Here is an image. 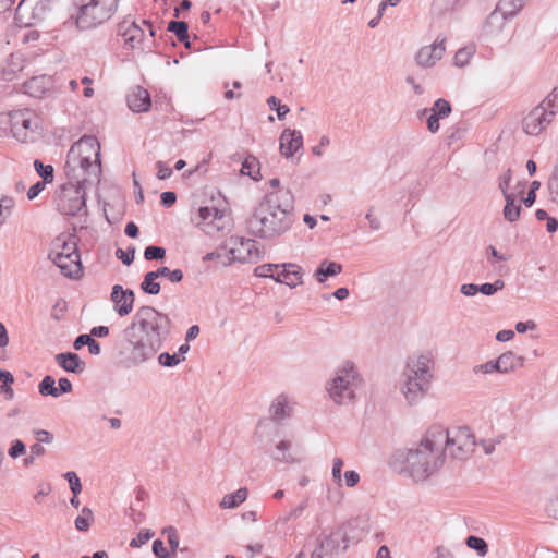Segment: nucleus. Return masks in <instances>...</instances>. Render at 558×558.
<instances>
[{
  "label": "nucleus",
  "instance_id": "obj_41",
  "mask_svg": "<svg viewBox=\"0 0 558 558\" xmlns=\"http://www.w3.org/2000/svg\"><path fill=\"white\" fill-rule=\"evenodd\" d=\"M279 267H281V265H278V264H263V265H259V266L255 267L254 275L256 277L271 278V279L275 280V278H276L275 271Z\"/></svg>",
  "mask_w": 558,
  "mask_h": 558
},
{
  "label": "nucleus",
  "instance_id": "obj_12",
  "mask_svg": "<svg viewBox=\"0 0 558 558\" xmlns=\"http://www.w3.org/2000/svg\"><path fill=\"white\" fill-rule=\"evenodd\" d=\"M11 132L22 143L32 140V135L38 128L37 117L29 109L15 110L10 113Z\"/></svg>",
  "mask_w": 558,
  "mask_h": 558
},
{
  "label": "nucleus",
  "instance_id": "obj_48",
  "mask_svg": "<svg viewBox=\"0 0 558 558\" xmlns=\"http://www.w3.org/2000/svg\"><path fill=\"white\" fill-rule=\"evenodd\" d=\"M344 465V462L341 458L337 457L332 461V469H331V476L332 481L338 487L342 486V468Z\"/></svg>",
  "mask_w": 558,
  "mask_h": 558
},
{
  "label": "nucleus",
  "instance_id": "obj_53",
  "mask_svg": "<svg viewBox=\"0 0 558 558\" xmlns=\"http://www.w3.org/2000/svg\"><path fill=\"white\" fill-rule=\"evenodd\" d=\"M64 477L70 484V489L72 494L78 496V494L82 492V484L76 473L73 471H69L64 474Z\"/></svg>",
  "mask_w": 558,
  "mask_h": 558
},
{
  "label": "nucleus",
  "instance_id": "obj_62",
  "mask_svg": "<svg viewBox=\"0 0 558 558\" xmlns=\"http://www.w3.org/2000/svg\"><path fill=\"white\" fill-rule=\"evenodd\" d=\"M135 250L131 248L129 251H123L122 248H118L116 252V256L124 264L131 265L134 260Z\"/></svg>",
  "mask_w": 558,
  "mask_h": 558
},
{
  "label": "nucleus",
  "instance_id": "obj_39",
  "mask_svg": "<svg viewBox=\"0 0 558 558\" xmlns=\"http://www.w3.org/2000/svg\"><path fill=\"white\" fill-rule=\"evenodd\" d=\"M465 544L471 549H474L481 557H484L488 553V545L482 537L470 535L465 539Z\"/></svg>",
  "mask_w": 558,
  "mask_h": 558
},
{
  "label": "nucleus",
  "instance_id": "obj_33",
  "mask_svg": "<svg viewBox=\"0 0 558 558\" xmlns=\"http://www.w3.org/2000/svg\"><path fill=\"white\" fill-rule=\"evenodd\" d=\"M270 415L272 420L280 421L289 416V410L287 407V399L283 396H279L270 405Z\"/></svg>",
  "mask_w": 558,
  "mask_h": 558
},
{
  "label": "nucleus",
  "instance_id": "obj_37",
  "mask_svg": "<svg viewBox=\"0 0 558 558\" xmlns=\"http://www.w3.org/2000/svg\"><path fill=\"white\" fill-rule=\"evenodd\" d=\"M292 444L289 440H281L277 444L276 448L280 452L277 456H274L275 460H278L282 463H294L295 459L292 457L291 453H289V450L291 449Z\"/></svg>",
  "mask_w": 558,
  "mask_h": 558
},
{
  "label": "nucleus",
  "instance_id": "obj_23",
  "mask_svg": "<svg viewBox=\"0 0 558 558\" xmlns=\"http://www.w3.org/2000/svg\"><path fill=\"white\" fill-rule=\"evenodd\" d=\"M49 253L74 254L78 253L75 234L61 233L51 243Z\"/></svg>",
  "mask_w": 558,
  "mask_h": 558
},
{
  "label": "nucleus",
  "instance_id": "obj_54",
  "mask_svg": "<svg viewBox=\"0 0 558 558\" xmlns=\"http://www.w3.org/2000/svg\"><path fill=\"white\" fill-rule=\"evenodd\" d=\"M473 56V52L471 49L468 48H461L456 52L454 56V64L457 66H464L470 62L471 57Z\"/></svg>",
  "mask_w": 558,
  "mask_h": 558
},
{
  "label": "nucleus",
  "instance_id": "obj_32",
  "mask_svg": "<svg viewBox=\"0 0 558 558\" xmlns=\"http://www.w3.org/2000/svg\"><path fill=\"white\" fill-rule=\"evenodd\" d=\"M241 172L244 175H248L254 181H259L262 178L259 162L255 157H252V156L247 157L242 162Z\"/></svg>",
  "mask_w": 558,
  "mask_h": 558
},
{
  "label": "nucleus",
  "instance_id": "obj_27",
  "mask_svg": "<svg viewBox=\"0 0 558 558\" xmlns=\"http://www.w3.org/2000/svg\"><path fill=\"white\" fill-rule=\"evenodd\" d=\"M341 264L324 259L315 270L314 277L318 282L323 283L327 280L328 277L337 276L341 274Z\"/></svg>",
  "mask_w": 558,
  "mask_h": 558
},
{
  "label": "nucleus",
  "instance_id": "obj_31",
  "mask_svg": "<svg viewBox=\"0 0 558 558\" xmlns=\"http://www.w3.org/2000/svg\"><path fill=\"white\" fill-rule=\"evenodd\" d=\"M248 492L246 488H239L236 492L227 494L220 501V507L225 509H231L240 506L247 498Z\"/></svg>",
  "mask_w": 558,
  "mask_h": 558
},
{
  "label": "nucleus",
  "instance_id": "obj_35",
  "mask_svg": "<svg viewBox=\"0 0 558 558\" xmlns=\"http://www.w3.org/2000/svg\"><path fill=\"white\" fill-rule=\"evenodd\" d=\"M158 275L155 271H149L144 276V280L141 283V289L151 295H156L160 292V283L157 282Z\"/></svg>",
  "mask_w": 558,
  "mask_h": 558
},
{
  "label": "nucleus",
  "instance_id": "obj_21",
  "mask_svg": "<svg viewBox=\"0 0 558 558\" xmlns=\"http://www.w3.org/2000/svg\"><path fill=\"white\" fill-rule=\"evenodd\" d=\"M283 268L281 271L276 274L275 281L278 283H284L290 288H295L303 283V272L301 266L293 263L282 264Z\"/></svg>",
  "mask_w": 558,
  "mask_h": 558
},
{
  "label": "nucleus",
  "instance_id": "obj_43",
  "mask_svg": "<svg viewBox=\"0 0 558 558\" xmlns=\"http://www.w3.org/2000/svg\"><path fill=\"white\" fill-rule=\"evenodd\" d=\"M432 113L436 114L440 118H447L451 113V106L450 104L444 99L439 98L434 102L433 108L430 109Z\"/></svg>",
  "mask_w": 558,
  "mask_h": 558
},
{
  "label": "nucleus",
  "instance_id": "obj_42",
  "mask_svg": "<svg viewBox=\"0 0 558 558\" xmlns=\"http://www.w3.org/2000/svg\"><path fill=\"white\" fill-rule=\"evenodd\" d=\"M156 274L158 275V278L159 277H168V279L173 283H178V282L182 281V279H183V272L181 269L171 270L167 266L159 267L156 270Z\"/></svg>",
  "mask_w": 558,
  "mask_h": 558
},
{
  "label": "nucleus",
  "instance_id": "obj_4",
  "mask_svg": "<svg viewBox=\"0 0 558 558\" xmlns=\"http://www.w3.org/2000/svg\"><path fill=\"white\" fill-rule=\"evenodd\" d=\"M435 361L430 352L408 357L401 374L400 390L409 404H416L428 392L434 378Z\"/></svg>",
  "mask_w": 558,
  "mask_h": 558
},
{
  "label": "nucleus",
  "instance_id": "obj_34",
  "mask_svg": "<svg viewBox=\"0 0 558 558\" xmlns=\"http://www.w3.org/2000/svg\"><path fill=\"white\" fill-rule=\"evenodd\" d=\"M167 29L169 32H172L180 41L185 43L186 47L190 46L189 33H187L189 26H187L186 22H184V21H171L168 24V28Z\"/></svg>",
  "mask_w": 558,
  "mask_h": 558
},
{
  "label": "nucleus",
  "instance_id": "obj_59",
  "mask_svg": "<svg viewBox=\"0 0 558 558\" xmlns=\"http://www.w3.org/2000/svg\"><path fill=\"white\" fill-rule=\"evenodd\" d=\"M541 105H545V107L553 109L556 112L558 111V86L549 93V95L541 102Z\"/></svg>",
  "mask_w": 558,
  "mask_h": 558
},
{
  "label": "nucleus",
  "instance_id": "obj_13",
  "mask_svg": "<svg viewBox=\"0 0 558 558\" xmlns=\"http://www.w3.org/2000/svg\"><path fill=\"white\" fill-rule=\"evenodd\" d=\"M556 111L538 104L522 120V129L527 135L541 134L553 121Z\"/></svg>",
  "mask_w": 558,
  "mask_h": 558
},
{
  "label": "nucleus",
  "instance_id": "obj_46",
  "mask_svg": "<svg viewBox=\"0 0 558 558\" xmlns=\"http://www.w3.org/2000/svg\"><path fill=\"white\" fill-rule=\"evenodd\" d=\"M34 167L37 173L43 178L45 182H52L53 180V167L50 165H43L40 160L34 161Z\"/></svg>",
  "mask_w": 558,
  "mask_h": 558
},
{
  "label": "nucleus",
  "instance_id": "obj_40",
  "mask_svg": "<svg viewBox=\"0 0 558 558\" xmlns=\"http://www.w3.org/2000/svg\"><path fill=\"white\" fill-rule=\"evenodd\" d=\"M38 391L44 397L51 396L53 398H57V387L54 378L50 375L45 376L38 385Z\"/></svg>",
  "mask_w": 558,
  "mask_h": 558
},
{
  "label": "nucleus",
  "instance_id": "obj_60",
  "mask_svg": "<svg viewBox=\"0 0 558 558\" xmlns=\"http://www.w3.org/2000/svg\"><path fill=\"white\" fill-rule=\"evenodd\" d=\"M365 218L367 219L368 223H369V229L372 231H378L381 229V221L380 219L374 215V207H369L366 215H365Z\"/></svg>",
  "mask_w": 558,
  "mask_h": 558
},
{
  "label": "nucleus",
  "instance_id": "obj_45",
  "mask_svg": "<svg viewBox=\"0 0 558 558\" xmlns=\"http://www.w3.org/2000/svg\"><path fill=\"white\" fill-rule=\"evenodd\" d=\"M307 508V499H304L303 501L300 502L299 506H296L295 508H293L291 511H289L287 514L280 517L278 519V522H281L283 524H286L287 522H289L290 520H294V519H298L299 517L302 515V513L304 512V510Z\"/></svg>",
  "mask_w": 558,
  "mask_h": 558
},
{
  "label": "nucleus",
  "instance_id": "obj_49",
  "mask_svg": "<svg viewBox=\"0 0 558 558\" xmlns=\"http://www.w3.org/2000/svg\"><path fill=\"white\" fill-rule=\"evenodd\" d=\"M504 439V435H498L497 437L492 439H482L478 442V446L482 447L485 454H492L495 451L496 446L501 444Z\"/></svg>",
  "mask_w": 558,
  "mask_h": 558
},
{
  "label": "nucleus",
  "instance_id": "obj_63",
  "mask_svg": "<svg viewBox=\"0 0 558 558\" xmlns=\"http://www.w3.org/2000/svg\"><path fill=\"white\" fill-rule=\"evenodd\" d=\"M153 553L158 558H168L169 550L161 539H155L153 543Z\"/></svg>",
  "mask_w": 558,
  "mask_h": 558
},
{
  "label": "nucleus",
  "instance_id": "obj_22",
  "mask_svg": "<svg viewBox=\"0 0 558 558\" xmlns=\"http://www.w3.org/2000/svg\"><path fill=\"white\" fill-rule=\"evenodd\" d=\"M128 107L133 112H146L151 106L150 95L147 89L136 86L126 97Z\"/></svg>",
  "mask_w": 558,
  "mask_h": 558
},
{
  "label": "nucleus",
  "instance_id": "obj_64",
  "mask_svg": "<svg viewBox=\"0 0 558 558\" xmlns=\"http://www.w3.org/2000/svg\"><path fill=\"white\" fill-rule=\"evenodd\" d=\"M47 183L48 182L45 181H38L35 184H33L27 191L28 199L33 201L34 198H36L43 192Z\"/></svg>",
  "mask_w": 558,
  "mask_h": 558
},
{
  "label": "nucleus",
  "instance_id": "obj_55",
  "mask_svg": "<svg viewBox=\"0 0 558 558\" xmlns=\"http://www.w3.org/2000/svg\"><path fill=\"white\" fill-rule=\"evenodd\" d=\"M547 184H548V190L550 193L551 201L558 202V166L555 168Z\"/></svg>",
  "mask_w": 558,
  "mask_h": 558
},
{
  "label": "nucleus",
  "instance_id": "obj_20",
  "mask_svg": "<svg viewBox=\"0 0 558 558\" xmlns=\"http://www.w3.org/2000/svg\"><path fill=\"white\" fill-rule=\"evenodd\" d=\"M118 35L123 37L126 45L134 48L137 44L142 43L144 31L135 21L124 19L118 24Z\"/></svg>",
  "mask_w": 558,
  "mask_h": 558
},
{
  "label": "nucleus",
  "instance_id": "obj_15",
  "mask_svg": "<svg viewBox=\"0 0 558 558\" xmlns=\"http://www.w3.org/2000/svg\"><path fill=\"white\" fill-rule=\"evenodd\" d=\"M48 258L60 268L63 276L72 279H77L82 274L81 256L80 253L65 254L49 253Z\"/></svg>",
  "mask_w": 558,
  "mask_h": 558
},
{
  "label": "nucleus",
  "instance_id": "obj_16",
  "mask_svg": "<svg viewBox=\"0 0 558 558\" xmlns=\"http://www.w3.org/2000/svg\"><path fill=\"white\" fill-rule=\"evenodd\" d=\"M110 300L113 303V310L120 317L129 315L133 311L135 294L131 289H123L122 286L112 287Z\"/></svg>",
  "mask_w": 558,
  "mask_h": 558
},
{
  "label": "nucleus",
  "instance_id": "obj_36",
  "mask_svg": "<svg viewBox=\"0 0 558 558\" xmlns=\"http://www.w3.org/2000/svg\"><path fill=\"white\" fill-rule=\"evenodd\" d=\"M94 522V513L90 508L84 507L81 514L74 520L75 529L80 532H87Z\"/></svg>",
  "mask_w": 558,
  "mask_h": 558
},
{
  "label": "nucleus",
  "instance_id": "obj_52",
  "mask_svg": "<svg viewBox=\"0 0 558 558\" xmlns=\"http://www.w3.org/2000/svg\"><path fill=\"white\" fill-rule=\"evenodd\" d=\"M473 373L474 374H484V375L498 373L496 361L489 360L485 363L475 365L473 367Z\"/></svg>",
  "mask_w": 558,
  "mask_h": 558
},
{
  "label": "nucleus",
  "instance_id": "obj_58",
  "mask_svg": "<svg viewBox=\"0 0 558 558\" xmlns=\"http://www.w3.org/2000/svg\"><path fill=\"white\" fill-rule=\"evenodd\" d=\"M154 533H151L149 530H142L136 537H134L130 542V546L133 548H140L142 545H144L150 537H153Z\"/></svg>",
  "mask_w": 558,
  "mask_h": 558
},
{
  "label": "nucleus",
  "instance_id": "obj_11",
  "mask_svg": "<svg viewBox=\"0 0 558 558\" xmlns=\"http://www.w3.org/2000/svg\"><path fill=\"white\" fill-rule=\"evenodd\" d=\"M447 438L450 454L460 460L470 457L477 445L474 434L466 426L459 427L452 433L447 429Z\"/></svg>",
  "mask_w": 558,
  "mask_h": 558
},
{
  "label": "nucleus",
  "instance_id": "obj_44",
  "mask_svg": "<svg viewBox=\"0 0 558 558\" xmlns=\"http://www.w3.org/2000/svg\"><path fill=\"white\" fill-rule=\"evenodd\" d=\"M267 105L271 110H276L279 120H283L290 111L289 107L281 105L280 100L275 96H270L267 99Z\"/></svg>",
  "mask_w": 558,
  "mask_h": 558
},
{
  "label": "nucleus",
  "instance_id": "obj_19",
  "mask_svg": "<svg viewBox=\"0 0 558 558\" xmlns=\"http://www.w3.org/2000/svg\"><path fill=\"white\" fill-rule=\"evenodd\" d=\"M280 153L283 157H292L303 146V135L298 130L284 129L280 135Z\"/></svg>",
  "mask_w": 558,
  "mask_h": 558
},
{
  "label": "nucleus",
  "instance_id": "obj_5",
  "mask_svg": "<svg viewBox=\"0 0 558 558\" xmlns=\"http://www.w3.org/2000/svg\"><path fill=\"white\" fill-rule=\"evenodd\" d=\"M362 377L356 365L352 361H344L335 371L333 376L327 381L326 390L329 398L337 404H348L356 397V391L362 385Z\"/></svg>",
  "mask_w": 558,
  "mask_h": 558
},
{
  "label": "nucleus",
  "instance_id": "obj_29",
  "mask_svg": "<svg viewBox=\"0 0 558 558\" xmlns=\"http://www.w3.org/2000/svg\"><path fill=\"white\" fill-rule=\"evenodd\" d=\"M506 22L507 20L502 14L494 9L485 21L484 32L486 34H498L502 31Z\"/></svg>",
  "mask_w": 558,
  "mask_h": 558
},
{
  "label": "nucleus",
  "instance_id": "obj_57",
  "mask_svg": "<svg viewBox=\"0 0 558 558\" xmlns=\"http://www.w3.org/2000/svg\"><path fill=\"white\" fill-rule=\"evenodd\" d=\"M26 452V447L24 442L20 439H15L11 442V447L8 450V454L12 459H16L20 456H23Z\"/></svg>",
  "mask_w": 558,
  "mask_h": 558
},
{
  "label": "nucleus",
  "instance_id": "obj_50",
  "mask_svg": "<svg viewBox=\"0 0 558 558\" xmlns=\"http://www.w3.org/2000/svg\"><path fill=\"white\" fill-rule=\"evenodd\" d=\"M166 256V250L161 246L150 245L144 251V257L147 260H159Z\"/></svg>",
  "mask_w": 558,
  "mask_h": 558
},
{
  "label": "nucleus",
  "instance_id": "obj_6",
  "mask_svg": "<svg viewBox=\"0 0 558 558\" xmlns=\"http://www.w3.org/2000/svg\"><path fill=\"white\" fill-rule=\"evenodd\" d=\"M119 0H90L82 4L75 16V24L82 31H88L104 24L116 13Z\"/></svg>",
  "mask_w": 558,
  "mask_h": 558
},
{
  "label": "nucleus",
  "instance_id": "obj_24",
  "mask_svg": "<svg viewBox=\"0 0 558 558\" xmlns=\"http://www.w3.org/2000/svg\"><path fill=\"white\" fill-rule=\"evenodd\" d=\"M54 360L58 366L69 373L80 374L85 369V362L76 353H58Z\"/></svg>",
  "mask_w": 558,
  "mask_h": 558
},
{
  "label": "nucleus",
  "instance_id": "obj_30",
  "mask_svg": "<svg viewBox=\"0 0 558 558\" xmlns=\"http://www.w3.org/2000/svg\"><path fill=\"white\" fill-rule=\"evenodd\" d=\"M504 197L506 201V205L502 210L504 218L509 222H514L520 218L521 205L515 202L512 194H506Z\"/></svg>",
  "mask_w": 558,
  "mask_h": 558
},
{
  "label": "nucleus",
  "instance_id": "obj_8",
  "mask_svg": "<svg viewBox=\"0 0 558 558\" xmlns=\"http://www.w3.org/2000/svg\"><path fill=\"white\" fill-rule=\"evenodd\" d=\"M64 169L66 175L78 183L92 184L100 181L101 161H97L90 156H74V159L68 156Z\"/></svg>",
  "mask_w": 558,
  "mask_h": 558
},
{
  "label": "nucleus",
  "instance_id": "obj_3",
  "mask_svg": "<svg viewBox=\"0 0 558 558\" xmlns=\"http://www.w3.org/2000/svg\"><path fill=\"white\" fill-rule=\"evenodd\" d=\"M447 445V428L432 426L417 444L402 453L404 470L415 482L426 481L442 468Z\"/></svg>",
  "mask_w": 558,
  "mask_h": 558
},
{
  "label": "nucleus",
  "instance_id": "obj_47",
  "mask_svg": "<svg viewBox=\"0 0 558 558\" xmlns=\"http://www.w3.org/2000/svg\"><path fill=\"white\" fill-rule=\"evenodd\" d=\"M505 288V281L501 279L495 280L493 283H483L478 286V292L485 295H494Z\"/></svg>",
  "mask_w": 558,
  "mask_h": 558
},
{
  "label": "nucleus",
  "instance_id": "obj_7",
  "mask_svg": "<svg viewBox=\"0 0 558 558\" xmlns=\"http://www.w3.org/2000/svg\"><path fill=\"white\" fill-rule=\"evenodd\" d=\"M83 183L72 180L63 184L57 196V207L62 215L75 216L86 209Z\"/></svg>",
  "mask_w": 558,
  "mask_h": 558
},
{
  "label": "nucleus",
  "instance_id": "obj_17",
  "mask_svg": "<svg viewBox=\"0 0 558 558\" xmlns=\"http://www.w3.org/2000/svg\"><path fill=\"white\" fill-rule=\"evenodd\" d=\"M445 39H436L434 44L422 47L416 53V62L423 68H432L445 53Z\"/></svg>",
  "mask_w": 558,
  "mask_h": 558
},
{
  "label": "nucleus",
  "instance_id": "obj_18",
  "mask_svg": "<svg viewBox=\"0 0 558 558\" xmlns=\"http://www.w3.org/2000/svg\"><path fill=\"white\" fill-rule=\"evenodd\" d=\"M76 157H87L90 156L95 158V160L99 161L100 159V145L96 137L94 136H83L78 142H76L69 150V158Z\"/></svg>",
  "mask_w": 558,
  "mask_h": 558
},
{
  "label": "nucleus",
  "instance_id": "obj_10",
  "mask_svg": "<svg viewBox=\"0 0 558 558\" xmlns=\"http://www.w3.org/2000/svg\"><path fill=\"white\" fill-rule=\"evenodd\" d=\"M316 543L311 558H336L348 546L345 532L341 527L322 531Z\"/></svg>",
  "mask_w": 558,
  "mask_h": 558
},
{
  "label": "nucleus",
  "instance_id": "obj_28",
  "mask_svg": "<svg viewBox=\"0 0 558 558\" xmlns=\"http://www.w3.org/2000/svg\"><path fill=\"white\" fill-rule=\"evenodd\" d=\"M523 8L522 0H499L495 9L509 21L513 19Z\"/></svg>",
  "mask_w": 558,
  "mask_h": 558
},
{
  "label": "nucleus",
  "instance_id": "obj_26",
  "mask_svg": "<svg viewBox=\"0 0 558 558\" xmlns=\"http://www.w3.org/2000/svg\"><path fill=\"white\" fill-rule=\"evenodd\" d=\"M33 1L21 0L14 12V21L21 27L32 26L35 21L33 13Z\"/></svg>",
  "mask_w": 558,
  "mask_h": 558
},
{
  "label": "nucleus",
  "instance_id": "obj_9",
  "mask_svg": "<svg viewBox=\"0 0 558 558\" xmlns=\"http://www.w3.org/2000/svg\"><path fill=\"white\" fill-rule=\"evenodd\" d=\"M191 220L210 236L230 229V218L227 211L215 206L199 207Z\"/></svg>",
  "mask_w": 558,
  "mask_h": 558
},
{
  "label": "nucleus",
  "instance_id": "obj_2",
  "mask_svg": "<svg viewBox=\"0 0 558 558\" xmlns=\"http://www.w3.org/2000/svg\"><path fill=\"white\" fill-rule=\"evenodd\" d=\"M294 223V196L289 190L267 193L246 221L247 232L262 240L274 241Z\"/></svg>",
  "mask_w": 558,
  "mask_h": 558
},
{
  "label": "nucleus",
  "instance_id": "obj_38",
  "mask_svg": "<svg viewBox=\"0 0 558 558\" xmlns=\"http://www.w3.org/2000/svg\"><path fill=\"white\" fill-rule=\"evenodd\" d=\"M24 68L23 59L21 54H11L8 60V66L4 69V73L8 80H12L17 72H21Z\"/></svg>",
  "mask_w": 558,
  "mask_h": 558
},
{
  "label": "nucleus",
  "instance_id": "obj_14",
  "mask_svg": "<svg viewBox=\"0 0 558 558\" xmlns=\"http://www.w3.org/2000/svg\"><path fill=\"white\" fill-rule=\"evenodd\" d=\"M229 254L231 260L246 263L251 260H258L263 257V251L253 239L243 236L230 238Z\"/></svg>",
  "mask_w": 558,
  "mask_h": 558
},
{
  "label": "nucleus",
  "instance_id": "obj_25",
  "mask_svg": "<svg viewBox=\"0 0 558 558\" xmlns=\"http://www.w3.org/2000/svg\"><path fill=\"white\" fill-rule=\"evenodd\" d=\"M495 361L500 374H509L524 364V357L517 355L512 351L504 352Z\"/></svg>",
  "mask_w": 558,
  "mask_h": 558
},
{
  "label": "nucleus",
  "instance_id": "obj_1",
  "mask_svg": "<svg viewBox=\"0 0 558 558\" xmlns=\"http://www.w3.org/2000/svg\"><path fill=\"white\" fill-rule=\"evenodd\" d=\"M171 332L170 317L153 306H141L123 330L118 355L125 367H136L151 360Z\"/></svg>",
  "mask_w": 558,
  "mask_h": 558
},
{
  "label": "nucleus",
  "instance_id": "obj_56",
  "mask_svg": "<svg viewBox=\"0 0 558 558\" xmlns=\"http://www.w3.org/2000/svg\"><path fill=\"white\" fill-rule=\"evenodd\" d=\"M511 179H512V173H511L510 169H507L498 178V187L501 191L504 196H506V194H510L508 190H509Z\"/></svg>",
  "mask_w": 558,
  "mask_h": 558
},
{
  "label": "nucleus",
  "instance_id": "obj_51",
  "mask_svg": "<svg viewBox=\"0 0 558 558\" xmlns=\"http://www.w3.org/2000/svg\"><path fill=\"white\" fill-rule=\"evenodd\" d=\"M181 361H184V357H180L178 354H170L168 352H163L158 356L159 364L165 367H174Z\"/></svg>",
  "mask_w": 558,
  "mask_h": 558
},
{
  "label": "nucleus",
  "instance_id": "obj_61",
  "mask_svg": "<svg viewBox=\"0 0 558 558\" xmlns=\"http://www.w3.org/2000/svg\"><path fill=\"white\" fill-rule=\"evenodd\" d=\"M343 482L347 487H354L360 482V474L353 470L347 471L342 477V483Z\"/></svg>",
  "mask_w": 558,
  "mask_h": 558
}]
</instances>
